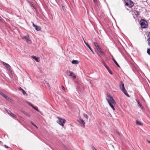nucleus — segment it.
Here are the masks:
<instances>
[{
  "mask_svg": "<svg viewBox=\"0 0 150 150\" xmlns=\"http://www.w3.org/2000/svg\"><path fill=\"white\" fill-rule=\"evenodd\" d=\"M106 99L110 107L113 110H115L114 107L115 106L116 102L113 98L110 95H108Z\"/></svg>",
  "mask_w": 150,
  "mask_h": 150,
  "instance_id": "f257e3e1",
  "label": "nucleus"
},
{
  "mask_svg": "<svg viewBox=\"0 0 150 150\" xmlns=\"http://www.w3.org/2000/svg\"><path fill=\"white\" fill-rule=\"evenodd\" d=\"M120 88L122 92L128 97H129L130 96L127 93V91L125 89L124 83L123 82H120Z\"/></svg>",
  "mask_w": 150,
  "mask_h": 150,
  "instance_id": "f03ea898",
  "label": "nucleus"
},
{
  "mask_svg": "<svg viewBox=\"0 0 150 150\" xmlns=\"http://www.w3.org/2000/svg\"><path fill=\"white\" fill-rule=\"evenodd\" d=\"M140 24L142 28H145L147 27L148 24L146 21L144 19H141L140 21Z\"/></svg>",
  "mask_w": 150,
  "mask_h": 150,
  "instance_id": "7ed1b4c3",
  "label": "nucleus"
},
{
  "mask_svg": "<svg viewBox=\"0 0 150 150\" xmlns=\"http://www.w3.org/2000/svg\"><path fill=\"white\" fill-rule=\"evenodd\" d=\"M22 38L26 42L29 44H31L32 43V41L31 40L29 35L26 36H23Z\"/></svg>",
  "mask_w": 150,
  "mask_h": 150,
  "instance_id": "20e7f679",
  "label": "nucleus"
},
{
  "mask_svg": "<svg viewBox=\"0 0 150 150\" xmlns=\"http://www.w3.org/2000/svg\"><path fill=\"white\" fill-rule=\"evenodd\" d=\"M125 5L131 8L134 6L133 2L131 0H125Z\"/></svg>",
  "mask_w": 150,
  "mask_h": 150,
  "instance_id": "39448f33",
  "label": "nucleus"
},
{
  "mask_svg": "<svg viewBox=\"0 0 150 150\" xmlns=\"http://www.w3.org/2000/svg\"><path fill=\"white\" fill-rule=\"evenodd\" d=\"M58 119L57 123L60 125L63 126L65 123V119L59 117H58Z\"/></svg>",
  "mask_w": 150,
  "mask_h": 150,
  "instance_id": "423d86ee",
  "label": "nucleus"
},
{
  "mask_svg": "<svg viewBox=\"0 0 150 150\" xmlns=\"http://www.w3.org/2000/svg\"><path fill=\"white\" fill-rule=\"evenodd\" d=\"M96 50L98 51L97 53L98 55L100 56V55L103 56L104 55V52L102 51L100 47L96 49Z\"/></svg>",
  "mask_w": 150,
  "mask_h": 150,
  "instance_id": "0eeeda50",
  "label": "nucleus"
},
{
  "mask_svg": "<svg viewBox=\"0 0 150 150\" xmlns=\"http://www.w3.org/2000/svg\"><path fill=\"white\" fill-rule=\"evenodd\" d=\"M66 73L69 76H71L74 79L76 78V76L74 73L70 71H67L66 72Z\"/></svg>",
  "mask_w": 150,
  "mask_h": 150,
  "instance_id": "6e6552de",
  "label": "nucleus"
},
{
  "mask_svg": "<svg viewBox=\"0 0 150 150\" xmlns=\"http://www.w3.org/2000/svg\"><path fill=\"white\" fill-rule=\"evenodd\" d=\"M2 63L9 71H12L11 67L8 64H7L6 63L4 62H2Z\"/></svg>",
  "mask_w": 150,
  "mask_h": 150,
  "instance_id": "1a4fd4ad",
  "label": "nucleus"
},
{
  "mask_svg": "<svg viewBox=\"0 0 150 150\" xmlns=\"http://www.w3.org/2000/svg\"><path fill=\"white\" fill-rule=\"evenodd\" d=\"M78 121L82 126H83V127H85V122L82 119L79 118V119Z\"/></svg>",
  "mask_w": 150,
  "mask_h": 150,
  "instance_id": "9d476101",
  "label": "nucleus"
},
{
  "mask_svg": "<svg viewBox=\"0 0 150 150\" xmlns=\"http://www.w3.org/2000/svg\"><path fill=\"white\" fill-rule=\"evenodd\" d=\"M33 26L35 27V29L37 31H40L41 30V28L39 26H38L34 24L33 23Z\"/></svg>",
  "mask_w": 150,
  "mask_h": 150,
  "instance_id": "9b49d317",
  "label": "nucleus"
},
{
  "mask_svg": "<svg viewBox=\"0 0 150 150\" xmlns=\"http://www.w3.org/2000/svg\"><path fill=\"white\" fill-rule=\"evenodd\" d=\"M84 42L85 44L86 45V46L89 48V49H90V50L92 52V53L93 54H95L94 52L92 50L91 48V47H90V46L85 41H84Z\"/></svg>",
  "mask_w": 150,
  "mask_h": 150,
  "instance_id": "f8f14e48",
  "label": "nucleus"
},
{
  "mask_svg": "<svg viewBox=\"0 0 150 150\" xmlns=\"http://www.w3.org/2000/svg\"><path fill=\"white\" fill-rule=\"evenodd\" d=\"M103 65L107 69L108 71V72H109L110 74H112V71H111V70L109 69V68L107 66L106 64H105L104 63H103Z\"/></svg>",
  "mask_w": 150,
  "mask_h": 150,
  "instance_id": "ddd939ff",
  "label": "nucleus"
},
{
  "mask_svg": "<svg viewBox=\"0 0 150 150\" xmlns=\"http://www.w3.org/2000/svg\"><path fill=\"white\" fill-rule=\"evenodd\" d=\"M79 63V61L78 60H74L71 61V63L73 64H77Z\"/></svg>",
  "mask_w": 150,
  "mask_h": 150,
  "instance_id": "4468645a",
  "label": "nucleus"
},
{
  "mask_svg": "<svg viewBox=\"0 0 150 150\" xmlns=\"http://www.w3.org/2000/svg\"><path fill=\"white\" fill-rule=\"evenodd\" d=\"M21 91L23 94L24 95L27 94V93L25 91L23 90L22 88L21 87H19L18 88Z\"/></svg>",
  "mask_w": 150,
  "mask_h": 150,
  "instance_id": "2eb2a0df",
  "label": "nucleus"
},
{
  "mask_svg": "<svg viewBox=\"0 0 150 150\" xmlns=\"http://www.w3.org/2000/svg\"><path fill=\"white\" fill-rule=\"evenodd\" d=\"M32 58L34 59L37 62H39L40 61V59L39 58H37L35 56H32Z\"/></svg>",
  "mask_w": 150,
  "mask_h": 150,
  "instance_id": "dca6fc26",
  "label": "nucleus"
},
{
  "mask_svg": "<svg viewBox=\"0 0 150 150\" xmlns=\"http://www.w3.org/2000/svg\"><path fill=\"white\" fill-rule=\"evenodd\" d=\"M93 44H94L95 46V47H96V49H97L98 48L100 47L98 45V44L96 42H93Z\"/></svg>",
  "mask_w": 150,
  "mask_h": 150,
  "instance_id": "f3484780",
  "label": "nucleus"
},
{
  "mask_svg": "<svg viewBox=\"0 0 150 150\" xmlns=\"http://www.w3.org/2000/svg\"><path fill=\"white\" fill-rule=\"evenodd\" d=\"M112 60L114 62L115 64L118 67L120 68V65L118 64L117 63V62L116 60L114 58L112 59Z\"/></svg>",
  "mask_w": 150,
  "mask_h": 150,
  "instance_id": "a211bd4d",
  "label": "nucleus"
},
{
  "mask_svg": "<svg viewBox=\"0 0 150 150\" xmlns=\"http://www.w3.org/2000/svg\"><path fill=\"white\" fill-rule=\"evenodd\" d=\"M5 98L6 99L8 100L9 101H10L11 102L12 101V100H11V99H10L9 98H8L6 96H5Z\"/></svg>",
  "mask_w": 150,
  "mask_h": 150,
  "instance_id": "6ab92c4d",
  "label": "nucleus"
},
{
  "mask_svg": "<svg viewBox=\"0 0 150 150\" xmlns=\"http://www.w3.org/2000/svg\"><path fill=\"white\" fill-rule=\"evenodd\" d=\"M136 124L137 125H142V124L139 122L138 120L136 121Z\"/></svg>",
  "mask_w": 150,
  "mask_h": 150,
  "instance_id": "aec40b11",
  "label": "nucleus"
},
{
  "mask_svg": "<svg viewBox=\"0 0 150 150\" xmlns=\"http://www.w3.org/2000/svg\"><path fill=\"white\" fill-rule=\"evenodd\" d=\"M134 13L136 16H138L140 14V12L139 11H136L134 12Z\"/></svg>",
  "mask_w": 150,
  "mask_h": 150,
  "instance_id": "412c9836",
  "label": "nucleus"
},
{
  "mask_svg": "<svg viewBox=\"0 0 150 150\" xmlns=\"http://www.w3.org/2000/svg\"><path fill=\"white\" fill-rule=\"evenodd\" d=\"M28 2L29 3V4H30V6L32 7H33L34 8H35V6L30 1H29Z\"/></svg>",
  "mask_w": 150,
  "mask_h": 150,
  "instance_id": "4be33fe9",
  "label": "nucleus"
},
{
  "mask_svg": "<svg viewBox=\"0 0 150 150\" xmlns=\"http://www.w3.org/2000/svg\"><path fill=\"white\" fill-rule=\"evenodd\" d=\"M137 102L139 105L142 108H143V106L142 105L140 104V103L139 102V101L138 100H136Z\"/></svg>",
  "mask_w": 150,
  "mask_h": 150,
  "instance_id": "5701e85b",
  "label": "nucleus"
},
{
  "mask_svg": "<svg viewBox=\"0 0 150 150\" xmlns=\"http://www.w3.org/2000/svg\"><path fill=\"white\" fill-rule=\"evenodd\" d=\"M147 41H148V45L150 46V38H147Z\"/></svg>",
  "mask_w": 150,
  "mask_h": 150,
  "instance_id": "b1692460",
  "label": "nucleus"
},
{
  "mask_svg": "<svg viewBox=\"0 0 150 150\" xmlns=\"http://www.w3.org/2000/svg\"><path fill=\"white\" fill-rule=\"evenodd\" d=\"M0 95L3 96L4 98H5V96L6 95H5L3 93L0 91Z\"/></svg>",
  "mask_w": 150,
  "mask_h": 150,
  "instance_id": "393cba45",
  "label": "nucleus"
},
{
  "mask_svg": "<svg viewBox=\"0 0 150 150\" xmlns=\"http://www.w3.org/2000/svg\"><path fill=\"white\" fill-rule=\"evenodd\" d=\"M4 109L8 112V113L10 115L11 113V112L9 110H8L6 108H5Z\"/></svg>",
  "mask_w": 150,
  "mask_h": 150,
  "instance_id": "a878e982",
  "label": "nucleus"
},
{
  "mask_svg": "<svg viewBox=\"0 0 150 150\" xmlns=\"http://www.w3.org/2000/svg\"><path fill=\"white\" fill-rule=\"evenodd\" d=\"M83 117L84 118H86L87 120L88 119V116L86 114H83Z\"/></svg>",
  "mask_w": 150,
  "mask_h": 150,
  "instance_id": "bb28decb",
  "label": "nucleus"
},
{
  "mask_svg": "<svg viewBox=\"0 0 150 150\" xmlns=\"http://www.w3.org/2000/svg\"><path fill=\"white\" fill-rule=\"evenodd\" d=\"M10 115L15 118H16L17 117V116L16 115H15L14 114L12 113H11Z\"/></svg>",
  "mask_w": 150,
  "mask_h": 150,
  "instance_id": "cd10ccee",
  "label": "nucleus"
},
{
  "mask_svg": "<svg viewBox=\"0 0 150 150\" xmlns=\"http://www.w3.org/2000/svg\"><path fill=\"white\" fill-rule=\"evenodd\" d=\"M147 53L149 55H150V49H148L147 51Z\"/></svg>",
  "mask_w": 150,
  "mask_h": 150,
  "instance_id": "c85d7f7f",
  "label": "nucleus"
},
{
  "mask_svg": "<svg viewBox=\"0 0 150 150\" xmlns=\"http://www.w3.org/2000/svg\"><path fill=\"white\" fill-rule=\"evenodd\" d=\"M147 37H148V38H150V31L148 33Z\"/></svg>",
  "mask_w": 150,
  "mask_h": 150,
  "instance_id": "c756f323",
  "label": "nucleus"
},
{
  "mask_svg": "<svg viewBox=\"0 0 150 150\" xmlns=\"http://www.w3.org/2000/svg\"><path fill=\"white\" fill-rule=\"evenodd\" d=\"M34 108H33L34 109H35V110H36V111H37L38 112H40V111L39 110H38L37 108H35V107Z\"/></svg>",
  "mask_w": 150,
  "mask_h": 150,
  "instance_id": "7c9ffc66",
  "label": "nucleus"
},
{
  "mask_svg": "<svg viewBox=\"0 0 150 150\" xmlns=\"http://www.w3.org/2000/svg\"><path fill=\"white\" fill-rule=\"evenodd\" d=\"M46 82V83L47 84V85L50 88V85H49V83L48 82H47V81H46V82Z\"/></svg>",
  "mask_w": 150,
  "mask_h": 150,
  "instance_id": "2f4dec72",
  "label": "nucleus"
},
{
  "mask_svg": "<svg viewBox=\"0 0 150 150\" xmlns=\"http://www.w3.org/2000/svg\"><path fill=\"white\" fill-rule=\"evenodd\" d=\"M92 148L93 150H97L93 146L92 147Z\"/></svg>",
  "mask_w": 150,
  "mask_h": 150,
  "instance_id": "473e14b6",
  "label": "nucleus"
},
{
  "mask_svg": "<svg viewBox=\"0 0 150 150\" xmlns=\"http://www.w3.org/2000/svg\"><path fill=\"white\" fill-rule=\"evenodd\" d=\"M30 105L31 106V107H32L33 108H34L35 107H34V106L33 105V104H30Z\"/></svg>",
  "mask_w": 150,
  "mask_h": 150,
  "instance_id": "72a5a7b5",
  "label": "nucleus"
},
{
  "mask_svg": "<svg viewBox=\"0 0 150 150\" xmlns=\"http://www.w3.org/2000/svg\"><path fill=\"white\" fill-rule=\"evenodd\" d=\"M62 89L64 90H65V88L63 86H62Z\"/></svg>",
  "mask_w": 150,
  "mask_h": 150,
  "instance_id": "f704fd0d",
  "label": "nucleus"
},
{
  "mask_svg": "<svg viewBox=\"0 0 150 150\" xmlns=\"http://www.w3.org/2000/svg\"><path fill=\"white\" fill-rule=\"evenodd\" d=\"M4 146L6 148H8V146H6L5 144L4 145Z\"/></svg>",
  "mask_w": 150,
  "mask_h": 150,
  "instance_id": "c9c22d12",
  "label": "nucleus"
},
{
  "mask_svg": "<svg viewBox=\"0 0 150 150\" xmlns=\"http://www.w3.org/2000/svg\"><path fill=\"white\" fill-rule=\"evenodd\" d=\"M26 115L27 116H28V117H30V115L28 114H26Z\"/></svg>",
  "mask_w": 150,
  "mask_h": 150,
  "instance_id": "e433bc0d",
  "label": "nucleus"
},
{
  "mask_svg": "<svg viewBox=\"0 0 150 150\" xmlns=\"http://www.w3.org/2000/svg\"><path fill=\"white\" fill-rule=\"evenodd\" d=\"M34 126H35L37 129H38V127L36 126L35 125H34Z\"/></svg>",
  "mask_w": 150,
  "mask_h": 150,
  "instance_id": "4c0bfd02",
  "label": "nucleus"
},
{
  "mask_svg": "<svg viewBox=\"0 0 150 150\" xmlns=\"http://www.w3.org/2000/svg\"><path fill=\"white\" fill-rule=\"evenodd\" d=\"M117 134L119 135H120V133L118 132H117Z\"/></svg>",
  "mask_w": 150,
  "mask_h": 150,
  "instance_id": "58836bf2",
  "label": "nucleus"
},
{
  "mask_svg": "<svg viewBox=\"0 0 150 150\" xmlns=\"http://www.w3.org/2000/svg\"><path fill=\"white\" fill-rule=\"evenodd\" d=\"M93 0V1L95 3H96L97 1V0Z\"/></svg>",
  "mask_w": 150,
  "mask_h": 150,
  "instance_id": "ea45409f",
  "label": "nucleus"
},
{
  "mask_svg": "<svg viewBox=\"0 0 150 150\" xmlns=\"http://www.w3.org/2000/svg\"><path fill=\"white\" fill-rule=\"evenodd\" d=\"M147 142H148L149 143H150V141H149V140H147Z\"/></svg>",
  "mask_w": 150,
  "mask_h": 150,
  "instance_id": "a19ab883",
  "label": "nucleus"
},
{
  "mask_svg": "<svg viewBox=\"0 0 150 150\" xmlns=\"http://www.w3.org/2000/svg\"><path fill=\"white\" fill-rule=\"evenodd\" d=\"M31 123L32 125H33L34 126V125L33 122H31Z\"/></svg>",
  "mask_w": 150,
  "mask_h": 150,
  "instance_id": "79ce46f5",
  "label": "nucleus"
},
{
  "mask_svg": "<svg viewBox=\"0 0 150 150\" xmlns=\"http://www.w3.org/2000/svg\"><path fill=\"white\" fill-rule=\"evenodd\" d=\"M2 19L1 17L0 16V20H1Z\"/></svg>",
  "mask_w": 150,
  "mask_h": 150,
  "instance_id": "37998d69",
  "label": "nucleus"
},
{
  "mask_svg": "<svg viewBox=\"0 0 150 150\" xmlns=\"http://www.w3.org/2000/svg\"><path fill=\"white\" fill-rule=\"evenodd\" d=\"M28 103L29 105H30V104H31L29 102H28Z\"/></svg>",
  "mask_w": 150,
  "mask_h": 150,
  "instance_id": "c03bdc74",
  "label": "nucleus"
},
{
  "mask_svg": "<svg viewBox=\"0 0 150 150\" xmlns=\"http://www.w3.org/2000/svg\"><path fill=\"white\" fill-rule=\"evenodd\" d=\"M1 141H0V143H1Z\"/></svg>",
  "mask_w": 150,
  "mask_h": 150,
  "instance_id": "a18cd8bd",
  "label": "nucleus"
}]
</instances>
